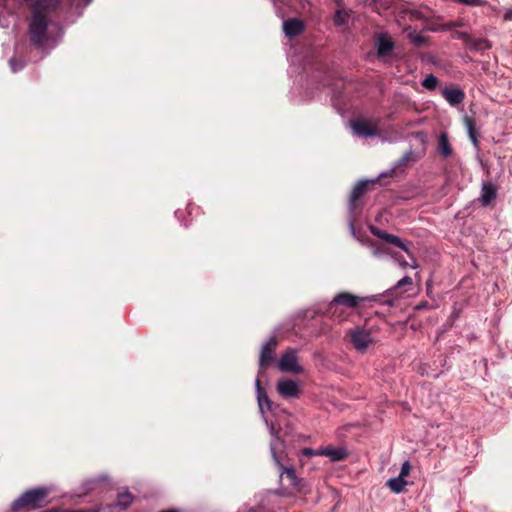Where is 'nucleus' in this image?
I'll return each mask as SVG.
<instances>
[{"mask_svg":"<svg viewBox=\"0 0 512 512\" xmlns=\"http://www.w3.org/2000/svg\"><path fill=\"white\" fill-rule=\"evenodd\" d=\"M386 485L391 489L392 492L401 493L404 491V488L407 485V481L398 476L396 478L389 479Z\"/></svg>","mask_w":512,"mask_h":512,"instance_id":"23","label":"nucleus"},{"mask_svg":"<svg viewBox=\"0 0 512 512\" xmlns=\"http://www.w3.org/2000/svg\"><path fill=\"white\" fill-rule=\"evenodd\" d=\"M278 339L272 336L262 347L259 357V375L265 373V370L275 362V351L278 346Z\"/></svg>","mask_w":512,"mask_h":512,"instance_id":"7","label":"nucleus"},{"mask_svg":"<svg viewBox=\"0 0 512 512\" xmlns=\"http://www.w3.org/2000/svg\"><path fill=\"white\" fill-rule=\"evenodd\" d=\"M256 389H257V400L260 407V410L263 411L264 406H267V409H271V402L268 398V395L265 389L261 386V381L258 378L256 380Z\"/></svg>","mask_w":512,"mask_h":512,"instance_id":"19","label":"nucleus"},{"mask_svg":"<svg viewBox=\"0 0 512 512\" xmlns=\"http://www.w3.org/2000/svg\"><path fill=\"white\" fill-rule=\"evenodd\" d=\"M505 20H512V10H508L504 15Z\"/></svg>","mask_w":512,"mask_h":512,"instance_id":"36","label":"nucleus"},{"mask_svg":"<svg viewBox=\"0 0 512 512\" xmlns=\"http://www.w3.org/2000/svg\"><path fill=\"white\" fill-rule=\"evenodd\" d=\"M9 65L11 67V70L13 72H17L19 71L20 69L23 68V62L19 61L18 59H16L15 57L11 58L10 61H9Z\"/></svg>","mask_w":512,"mask_h":512,"instance_id":"29","label":"nucleus"},{"mask_svg":"<svg viewBox=\"0 0 512 512\" xmlns=\"http://www.w3.org/2000/svg\"><path fill=\"white\" fill-rule=\"evenodd\" d=\"M282 445L280 439L277 437L271 442L272 458L277 465L280 472L279 487L274 491V494L280 497H292L297 494H307L310 489L303 478L296 475L293 466L287 467L283 463V455L278 453V448Z\"/></svg>","mask_w":512,"mask_h":512,"instance_id":"1","label":"nucleus"},{"mask_svg":"<svg viewBox=\"0 0 512 512\" xmlns=\"http://www.w3.org/2000/svg\"><path fill=\"white\" fill-rule=\"evenodd\" d=\"M410 39L418 47H421L426 44L427 38L425 36H422L420 34H413L410 35Z\"/></svg>","mask_w":512,"mask_h":512,"instance_id":"28","label":"nucleus"},{"mask_svg":"<svg viewBox=\"0 0 512 512\" xmlns=\"http://www.w3.org/2000/svg\"><path fill=\"white\" fill-rule=\"evenodd\" d=\"M346 338H348L353 348L361 353H364L374 343L370 330L361 326H356L347 331Z\"/></svg>","mask_w":512,"mask_h":512,"instance_id":"4","label":"nucleus"},{"mask_svg":"<svg viewBox=\"0 0 512 512\" xmlns=\"http://www.w3.org/2000/svg\"><path fill=\"white\" fill-rule=\"evenodd\" d=\"M278 368L282 372H291L300 374L304 371L303 367L298 363L297 351L293 348H288L282 354Z\"/></svg>","mask_w":512,"mask_h":512,"instance_id":"8","label":"nucleus"},{"mask_svg":"<svg viewBox=\"0 0 512 512\" xmlns=\"http://www.w3.org/2000/svg\"><path fill=\"white\" fill-rule=\"evenodd\" d=\"M464 122L466 124V127H467V130H468V134H469V137L472 141V143L474 144V146H478V134L476 132V128H475V121L473 118H470L468 116H466L464 118Z\"/></svg>","mask_w":512,"mask_h":512,"instance_id":"24","label":"nucleus"},{"mask_svg":"<svg viewBox=\"0 0 512 512\" xmlns=\"http://www.w3.org/2000/svg\"><path fill=\"white\" fill-rule=\"evenodd\" d=\"M49 494L50 489L47 487L29 489L12 503L11 511L24 512L42 508L49 504Z\"/></svg>","mask_w":512,"mask_h":512,"instance_id":"2","label":"nucleus"},{"mask_svg":"<svg viewBox=\"0 0 512 512\" xmlns=\"http://www.w3.org/2000/svg\"><path fill=\"white\" fill-rule=\"evenodd\" d=\"M48 17L39 11H32L29 23V39L32 45L41 46L47 39Z\"/></svg>","mask_w":512,"mask_h":512,"instance_id":"3","label":"nucleus"},{"mask_svg":"<svg viewBox=\"0 0 512 512\" xmlns=\"http://www.w3.org/2000/svg\"><path fill=\"white\" fill-rule=\"evenodd\" d=\"M371 232L374 236L386 241L387 243L393 244L405 252L409 253V249L406 244L396 235L387 233L377 227H371Z\"/></svg>","mask_w":512,"mask_h":512,"instance_id":"12","label":"nucleus"},{"mask_svg":"<svg viewBox=\"0 0 512 512\" xmlns=\"http://www.w3.org/2000/svg\"><path fill=\"white\" fill-rule=\"evenodd\" d=\"M454 37L462 40L466 46L468 45L469 40L471 38V36L469 34H467L466 32H462V31H456L454 33Z\"/></svg>","mask_w":512,"mask_h":512,"instance_id":"30","label":"nucleus"},{"mask_svg":"<svg viewBox=\"0 0 512 512\" xmlns=\"http://www.w3.org/2000/svg\"><path fill=\"white\" fill-rule=\"evenodd\" d=\"M338 314H341L340 316H332L335 319H338L339 321H344L346 319V316L344 315V310L339 306Z\"/></svg>","mask_w":512,"mask_h":512,"instance_id":"33","label":"nucleus"},{"mask_svg":"<svg viewBox=\"0 0 512 512\" xmlns=\"http://www.w3.org/2000/svg\"><path fill=\"white\" fill-rule=\"evenodd\" d=\"M348 20V13L343 10H337L334 16L336 25H344Z\"/></svg>","mask_w":512,"mask_h":512,"instance_id":"27","label":"nucleus"},{"mask_svg":"<svg viewBox=\"0 0 512 512\" xmlns=\"http://www.w3.org/2000/svg\"><path fill=\"white\" fill-rule=\"evenodd\" d=\"M277 391L285 399L298 398L301 394L300 387L295 381L291 379L278 381Z\"/></svg>","mask_w":512,"mask_h":512,"instance_id":"9","label":"nucleus"},{"mask_svg":"<svg viewBox=\"0 0 512 512\" xmlns=\"http://www.w3.org/2000/svg\"><path fill=\"white\" fill-rule=\"evenodd\" d=\"M392 174H393V171H391L389 174H386V173L381 174L379 176V178L376 180L359 181L353 188L351 195H350V199H349L350 212L353 213L357 208L360 207V200L366 194L370 185H374L375 183L379 182L382 178L392 177Z\"/></svg>","mask_w":512,"mask_h":512,"instance_id":"5","label":"nucleus"},{"mask_svg":"<svg viewBox=\"0 0 512 512\" xmlns=\"http://www.w3.org/2000/svg\"><path fill=\"white\" fill-rule=\"evenodd\" d=\"M60 0H35L32 11H39L42 15H46L54 12L60 7Z\"/></svg>","mask_w":512,"mask_h":512,"instance_id":"16","label":"nucleus"},{"mask_svg":"<svg viewBox=\"0 0 512 512\" xmlns=\"http://www.w3.org/2000/svg\"><path fill=\"white\" fill-rule=\"evenodd\" d=\"M305 29L304 22L298 18H290L283 23V30L287 37L294 38L300 35Z\"/></svg>","mask_w":512,"mask_h":512,"instance_id":"14","label":"nucleus"},{"mask_svg":"<svg viewBox=\"0 0 512 512\" xmlns=\"http://www.w3.org/2000/svg\"><path fill=\"white\" fill-rule=\"evenodd\" d=\"M444 99L452 106L461 104L465 99V93L457 87H445L441 91Z\"/></svg>","mask_w":512,"mask_h":512,"instance_id":"13","label":"nucleus"},{"mask_svg":"<svg viewBox=\"0 0 512 512\" xmlns=\"http://www.w3.org/2000/svg\"><path fill=\"white\" fill-rule=\"evenodd\" d=\"M413 285V280L410 276H405L400 279L396 285L388 290L389 295H398L397 291L400 289H404L402 292L407 291L406 287H411Z\"/></svg>","mask_w":512,"mask_h":512,"instance_id":"22","label":"nucleus"},{"mask_svg":"<svg viewBox=\"0 0 512 512\" xmlns=\"http://www.w3.org/2000/svg\"><path fill=\"white\" fill-rule=\"evenodd\" d=\"M302 454L307 457L321 455L320 450H313L312 448H304Z\"/></svg>","mask_w":512,"mask_h":512,"instance_id":"32","label":"nucleus"},{"mask_svg":"<svg viewBox=\"0 0 512 512\" xmlns=\"http://www.w3.org/2000/svg\"><path fill=\"white\" fill-rule=\"evenodd\" d=\"M67 512H98L97 509L67 510Z\"/></svg>","mask_w":512,"mask_h":512,"instance_id":"34","label":"nucleus"},{"mask_svg":"<svg viewBox=\"0 0 512 512\" xmlns=\"http://www.w3.org/2000/svg\"><path fill=\"white\" fill-rule=\"evenodd\" d=\"M410 470H411V465L408 461H405L403 464H402V467H401V471H400V474H399V477L405 479V477H407L410 473Z\"/></svg>","mask_w":512,"mask_h":512,"instance_id":"31","label":"nucleus"},{"mask_svg":"<svg viewBox=\"0 0 512 512\" xmlns=\"http://www.w3.org/2000/svg\"><path fill=\"white\" fill-rule=\"evenodd\" d=\"M86 1V4H90L92 2V0H85Z\"/></svg>","mask_w":512,"mask_h":512,"instance_id":"38","label":"nucleus"},{"mask_svg":"<svg viewBox=\"0 0 512 512\" xmlns=\"http://www.w3.org/2000/svg\"><path fill=\"white\" fill-rule=\"evenodd\" d=\"M437 151L443 158H448L452 156L453 149L449 142V137L447 132H442L438 138Z\"/></svg>","mask_w":512,"mask_h":512,"instance_id":"17","label":"nucleus"},{"mask_svg":"<svg viewBox=\"0 0 512 512\" xmlns=\"http://www.w3.org/2000/svg\"><path fill=\"white\" fill-rule=\"evenodd\" d=\"M497 197V188L491 182H483L479 201L483 207L489 206Z\"/></svg>","mask_w":512,"mask_h":512,"instance_id":"15","label":"nucleus"},{"mask_svg":"<svg viewBox=\"0 0 512 512\" xmlns=\"http://www.w3.org/2000/svg\"><path fill=\"white\" fill-rule=\"evenodd\" d=\"M445 26H446L447 29H451L453 27L459 26V24L457 22H449Z\"/></svg>","mask_w":512,"mask_h":512,"instance_id":"37","label":"nucleus"},{"mask_svg":"<svg viewBox=\"0 0 512 512\" xmlns=\"http://www.w3.org/2000/svg\"><path fill=\"white\" fill-rule=\"evenodd\" d=\"M321 456L330 457L333 461H341L347 457V452L343 448L327 447L320 449Z\"/></svg>","mask_w":512,"mask_h":512,"instance_id":"18","label":"nucleus"},{"mask_svg":"<svg viewBox=\"0 0 512 512\" xmlns=\"http://www.w3.org/2000/svg\"><path fill=\"white\" fill-rule=\"evenodd\" d=\"M439 80L436 76L430 74L423 81L422 86L428 90H434L438 86Z\"/></svg>","mask_w":512,"mask_h":512,"instance_id":"25","label":"nucleus"},{"mask_svg":"<svg viewBox=\"0 0 512 512\" xmlns=\"http://www.w3.org/2000/svg\"><path fill=\"white\" fill-rule=\"evenodd\" d=\"M352 128L357 135L363 137L376 136L379 133L377 126L365 119L353 121Z\"/></svg>","mask_w":512,"mask_h":512,"instance_id":"11","label":"nucleus"},{"mask_svg":"<svg viewBox=\"0 0 512 512\" xmlns=\"http://www.w3.org/2000/svg\"><path fill=\"white\" fill-rule=\"evenodd\" d=\"M467 47L473 51H484L492 47L491 43L487 39L473 38L471 37Z\"/></svg>","mask_w":512,"mask_h":512,"instance_id":"20","label":"nucleus"},{"mask_svg":"<svg viewBox=\"0 0 512 512\" xmlns=\"http://www.w3.org/2000/svg\"><path fill=\"white\" fill-rule=\"evenodd\" d=\"M394 42L392 39L385 33H381L378 35L375 47L377 49V56L379 58H384L387 56H390L392 54V51L394 49Z\"/></svg>","mask_w":512,"mask_h":512,"instance_id":"10","label":"nucleus"},{"mask_svg":"<svg viewBox=\"0 0 512 512\" xmlns=\"http://www.w3.org/2000/svg\"><path fill=\"white\" fill-rule=\"evenodd\" d=\"M428 307V303L427 302H421L420 304H418L415 309L416 310H421V309H425Z\"/></svg>","mask_w":512,"mask_h":512,"instance_id":"35","label":"nucleus"},{"mask_svg":"<svg viewBox=\"0 0 512 512\" xmlns=\"http://www.w3.org/2000/svg\"><path fill=\"white\" fill-rule=\"evenodd\" d=\"M133 499L134 497L129 491L120 492L117 495L115 507L125 510L132 504Z\"/></svg>","mask_w":512,"mask_h":512,"instance_id":"21","label":"nucleus"},{"mask_svg":"<svg viewBox=\"0 0 512 512\" xmlns=\"http://www.w3.org/2000/svg\"><path fill=\"white\" fill-rule=\"evenodd\" d=\"M362 298L353 295L349 292H340L338 293L333 300L328 304L327 312L331 316H340L338 314L339 306H344L347 308H356L359 306Z\"/></svg>","mask_w":512,"mask_h":512,"instance_id":"6","label":"nucleus"},{"mask_svg":"<svg viewBox=\"0 0 512 512\" xmlns=\"http://www.w3.org/2000/svg\"><path fill=\"white\" fill-rule=\"evenodd\" d=\"M106 481H107L106 476H99L97 478L87 480L85 482L86 492L94 490L99 483L106 482Z\"/></svg>","mask_w":512,"mask_h":512,"instance_id":"26","label":"nucleus"}]
</instances>
